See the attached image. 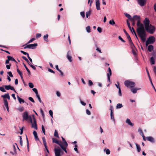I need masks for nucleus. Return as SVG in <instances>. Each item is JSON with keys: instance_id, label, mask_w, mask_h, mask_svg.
<instances>
[{"instance_id": "bb28decb", "label": "nucleus", "mask_w": 156, "mask_h": 156, "mask_svg": "<svg viewBox=\"0 0 156 156\" xmlns=\"http://www.w3.org/2000/svg\"><path fill=\"white\" fill-rule=\"evenodd\" d=\"M25 68L26 69L28 73V75H30V70L28 69L27 68L26 65L24 64H23Z\"/></svg>"}, {"instance_id": "338daca9", "label": "nucleus", "mask_w": 156, "mask_h": 156, "mask_svg": "<svg viewBox=\"0 0 156 156\" xmlns=\"http://www.w3.org/2000/svg\"><path fill=\"white\" fill-rule=\"evenodd\" d=\"M8 74L9 75V76L12 77L13 76V75L12 74L11 72H9L8 73Z\"/></svg>"}, {"instance_id": "ddd939ff", "label": "nucleus", "mask_w": 156, "mask_h": 156, "mask_svg": "<svg viewBox=\"0 0 156 156\" xmlns=\"http://www.w3.org/2000/svg\"><path fill=\"white\" fill-rule=\"evenodd\" d=\"M5 88L7 90H9V89L11 90L14 91L16 93V91L14 89V88L13 87H11L10 85H5Z\"/></svg>"}, {"instance_id": "bf43d9fd", "label": "nucleus", "mask_w": 156, "mask_h": 156, "mask_svg": "<svg viewBox=\"0 0 156 156\" xmlns=\"http://www.w3.org/2000/svg\"><path fill=\"white\" fill-rule=\"evenodd\" d=\"M49 114L52 118H53V112L51 110L49 111Z\"/></svg>"}, {"instance_id": "37998d69", "label": "nucleus", "mask_w": 156, "mask_h": 156, "mask_svg": "<svg viewBox=\"0 0 156 156\" xmlns=\"http://www.w3.org/2000/svg\"><path fill=\"white\" fill-rule=\"evenodd\" d=\"M105 151L106 154H110V151L109 149H108L106 150L105 149L104 150V151Z\"/></svg>"}, {"instance_id": "c85d7f7f", "label": "nucleus", "mask_w": 156, "mask_h": 156, "mask_svg": "<svg viewBox=\"0 0 156 156\" xmlns=\"http://www.w3.org/2000/svg\"><path fill=\"white\" fill-rule=\"evenodd\" d=\"M109 23L111 25H114L115 24V23L114 21V20L113 19L110 20L109 21Z\"/></svg>"}, {"instance_id": "ea45409f", "label": "nucleus", "mask_w": 156, "mask_h": 156, "mask_svg": "<svg viewBox=\"0 0 156 156\" xmlns=\"http://www.w3.org/2000/svg\"><path fill=\"white\" fill-rule=\"evenodd\" d=\"M127 23L129 29L131 31H132V30H131V26H130L129 22V21L128 20H127Z\"/></svg>"}, {"instance_id": "09e8293b", "label": "nucleus", "mask_w": 156, "mask_h": 156, "mask_svg": "<svg viewBox=\"0 0 156 156\" xmlns=\"http://www.w3.org/2000/svg\"><path fill=\"white\" fill-rule=\"evenodd\" d=\"M0 90L3 92H5L6 90L4 89V88L3 87H0Z\"/></svg>"}, {"instance_id": "c03bdc74", "label": "nucleus", "mask_w": 156, "mask_h": 156, "mask_svg": "<svg viewBox=\"0 0 156 156\" xmlns=\"http://www.w3.org/2000/svg\"><path fill=\"white\" fill-rule=\"evenodd\" d=\"M32 90L35 93L36 95L38 94V91L37 89L35 88H33Z\"/></svg>"}, {"instance_id": "5701e85b", "label": "nucleus", "mask_w": 156, "mask_h": 156, "mask_svg": "<svg viewBox=\"0 0 156 156\" xmlns=\"http://www.w3.org/2000/svg\"><path fill=\"white\" fill-rule=\"evenodd\" d=\"M135 145L136 146L137 152H139L141 151V149L140 145L136 143L135 144Z\"/></svg>"}, {"instance_id": "f8f14e48", "label": "nucleus", "mask_w": 156, "mask_h": 156, "mask_svg": "<svg viewBox=\"0 0 156 156\" xmlns=\"http://www.w3.org/2000/svg\"><path fill=\"white\" fill-rule=\"evenodd\" d=\"M23 120H27L29 119V117H28V113L27 112H25L23 114Z\"/></svg>"}, {"instance_id": "774afa93", "label": "nucleus", "mask_w": 156, "mask_h": 156, "mask_svg": "<svg viewBox=\"0 0 156 156\" xmlns=\"http://www.w3.org/2000/svg\"><path fill=\"white\" fill-rule=\"evenodd\" d=\"M58 144L60 146V147H61V148H62V147H63L64 146V145H63V144L61 142L59 143L58 142Z\"/></svg>"}, {"instance_id": "6e6552de", "label": "nucleus", "mask_w": 156, "mask_h": 156, "mask_svg": "<svg viewBox=\"0 0 156 156\" xmlns=\"http://www.w3.org/2000/svg\"><path fill=\"white\" fill-rule=\"evenodd\" d=\"M55 156H61V150L60 148H55L54 149Z\"/></svg>"}, {"instance_id": "9b49d317", "label": "nucleus", "mask_w": 156, "mask_h": 156, "mask_svg": "<svg viewBox=\"0 0 156 156\" xmlns=\"http://www.w3.org/2000/svg\"><path fill=\"white\" fill-rule=\"evenodd\" d=\"M71 51H69L67 53V55L66 56V57L68 60L70 62L72 61V56L71 55Z\"/></svg>"}, {"instance_id": "0eeeda50", "label": "nucleus", "mask_w": 156, "mask_h": 156, "mask_svg": "<svg viewBox=\"0 0 156 156\" xmlns=\"http://www.w3.org/2000/svg\"><path fill=\"white\" fill-rule=\"evenodd\" d=\"M150 21L148 18H146L143 21V23L144 25L145 28L147 27L150 24Z\"/></svg>"}, {"instance_id": "412c9836", "label": "nucleus", "mask_w": 156, "mask_h": 156, "mask_svg": "<svg viewBox=\"0 0 156 156\" xmlns=\"http://www.w3.org/2000/svg\"><path fill=\"white\" fill-rule=\"evenodd\" d=\"M17 98L18 100L20 103H24L25 102V101L20 98L18 95L17 96Z\"/></svg>"}, {"instance_id": "4c0bfd02", "label": "nucleus", "mask_w": 156, "mask_h": 156, "mask_svg": "<svg viewBox=\"0 0 156 156\" xmlns=\"http://www.w3.org/2000/svg\"><path fill=\"white\" fill-rule=\"evenodd\" d=\"M22 58L23 59L25 60L28 63V64H29L30 62H29L27 58L26 57L24 56H22Z\"/></svg>"}, {"instance_id": "5fc2aeb1", "label": "nucleus", "mask_w": 156, "mask_h": 156, "mask_svg": "<svg viewBox=\"0 0 156 156\" xmlns=\"http://www.w3.org/2000/svg\"><path fill=\"white\" fill-rule=\"evenodd\" d=\"M138 131L139 132H140V134L141 136L144 135V133H143L142 129H141L139 128L138 129Z\"/></svg>"}, {"instance_id": "de8ad7c7", "label": "nucleus", "mask_w": 156, "mask_h": 156, "mask_svg": "<svg viewBox=\"0 0 156 156\" xmlns=\"http://www.w3.org/2000/svg\"><path fill=\"white\" fill-rule=\"evenodd\" d=\"M20 52L24 55H27V57H28V56H29L28 53L27 52H24L23 51H20Z\"/></svg>"}, {"instance_id": "8fccbe9b", "label": "nucleus", "mask_w": 156, "mask_h": 156, "mask_svg": "<svg viewBox=\"0 0 156 156\" xmlns=\"http://www.w3.org/2000/svg\"><path fill=\"white\" fill-rule=\"evenodd\" d=\"M118 93L119 96H122V93L120 88H119V89Z\"/></svg>"}, {"instance_id": "69168bd1", "label": "nucleus", "mask_w": 156, "mask_h": 156, "mask_svg": "<svg viewBox=\"0 0 156 156\" xmlns=\"http://www.w3.org/2000/svg\"><path fill=\"white\" fill-rule=\"evenodd\" d=\"M88 84L90 86H91L93 85V83L91 80H89Z\"/></svg>"}, {"instance_id": "b1692460", "label": "nucleus", "mask_w": 156, "mask_h": 156, "mask_svg": "<svg viewBox=\"0 0 156 156\" xmlns=\"http://www.w3.org/2000/svg\"><path fill=\"white\" fill-rule=\"evenodd\" d=\"M7 58L9 61H13L15 62H16V61L15 60V59L13 58L11 56H7Z\"/></svg>"}, {"instance_id": "0e129e2a", "label": "nucleus", "mask_w": 156, "mask_h": 156, "mask_svg": "<svg viewBox=\"0 0 156 156\" xmlns=\"http://www.w3.org/2000/svg\"><path fill=\"white\" fill-rule=\"evenodd\" d=\"M80 102L81 104L83 106H85L86 105V103L84 102H83L81 100H80Z\"/></svg>"}, {"instance_id": "79ce46f5", "label": "nucleus", "mask_w": 156, "mask_h": 156, "mask_svg": "<svg viewBox=\"0 0 156 156\" xmlns=\"http://www.w3.org/2000/svg\"><path fill=\"white\" fill-rule=\"evenodd\" d=\"M20 143L21 146H23V140L22 137L21 136H20Z\"/></svg>"}, {"instance_id": "052dcab7", "label": "nucleus", "mask_w": 156, "mask_h": 156, "mask_svg": "<svg viewBox=\"0 0 156 156\" xmlns=\"http://www.w3.org/2000/svg\"><path fill=\"white\" fill-rule=\"evenodd\" d=\"M17 71L18 73L20 75V76L22 75V72L20 71L19 69H17Z\"/></svg>"}, {"instance_id": "4be33fe9", "label": "nucleus", "mask_w": 156, "mask_h": 156, "mask_svg": "<svg viewBox=\"0 0 156 156\" xmlns=\"http://www.w3.org/2000/svg\"><path fill=\"white\" fill-rule=\"evenodd\" d=\"M153 49V46L152 45H150L148 46V50L150 52H151Z\"/></svg>"}, {"instance_id": "a878e982", "label": "nucleus", "mask_w": 156, "mask_h": 156, "mask_svg": "<svg viewBox=\"0 0 156 156\" xmlns=\"http://www.w3.org/2000/svg\"><path fill=\"white\" fill-rule=\"evenodd\" d=\"M153 57H152L150 59V62L151 64L153 65L155 63V60Z\"/></svg>"}, {"instance_id": "3c124183", "label": "nucleus", "mask_w": 156, "mask_h": 156, "mask_svg": "<svg viewBox=\"0 0 156 156\" xmlns=\"http://www.w3.org/2000/svg\"><path fill=\"white\" fill-rule=\"evenodd\" d=\"M28 85L29 87L31 88H32L34 87V85L32 83H29L28 84Z\"/></svg>"}, {"instance_id": "c9c22d12", "label": "nucleus", "mask_w": 156, "mask_h": 156, "mask_svg": "<svg viewBox=\"0 0 156 156\" xmlns=\"http://www.w3.org/2000/svg\"><path fill=\"white\" fill-rule=\"evenodd\" d=\"M152 55H153L152 57H153L154 58H156V50L153 51Z\"/></svg>"}, {"instance_id": "f3484780", "label": "nucleus", "mask_w": 156, "mask_h": 156, "mask_svg": "<svg viewBox=\"0 0 156 156\" xmlns=\"http://www.w3.org/2000/svg\"><path fill=\"white\" fill-rule=\"evenodd\" d=\"M147 140L151 142H154V139L152 136H147L146 137Z\"/></svg>"}, {"instance_id": "680f3d73", "label": "nucleus", "mask_w": 156, "mask_h": 156, "mask_svg": "<svg viewBox=\"0 0 156 156\" xmlns=\"http://www.w3.org/2000/svg\"><path fill=\"white\" fill-rule=\"evenodd\" d=\"M42 129L43 132L44 133V135H45V129H44V127L43 125H42Z\"/></svg>"}, {"instance_id": "a18cd8bd", "label": "nucleus", "mask_w": 156, "mask_h": 156, "mask_svg": "<svg viewBox=\"0 0 156 156\" xmlns=\"http://www.w3.org/2000/svg\"><path fill=\"white\" fill-rule=\"evenodd\" d=\"M34 70H35L36 69V67L33 65H32L30 62L28 64Z\"/></svg>"}, {"instance_id": "f03ea898", "label": "nucleus", "mask_w": 156, "mask_h": 156, "mask_svg": "<svg viewBox=\"0 0 156 156\" xmlns=\"http://www.w3.org/2000/svg\"><path fill=\"white\" fill-rule=\"evenodd\" d=\"M145 29L147 32L151 34L154 32L156 29L155 27L151 24L148 26Z\"/></svg>"}, {"instance_id": "dca6fc26", "label": "nucleus", "mask_w": 156, "mask_h": 156, "mask_svg": "<svg viewBox=\"0 0 156 156\" xmlns=\"http://www.w3.org/2000/svg\"><path fill=\"white\" fill-rule=\"evenodd\" d=\"M126 122L129 125L133 126V124L132 123L129 119L127 118L126 120Z\"/></svg>"}, {"instance_id": "e433bc0d", "label": "nucleus", "mask_w": 156, "mask_h": 156, "mask_svg": "<svg viewBox=\"0 0 156 156\" xmlns=\"http://www.w3.org/2000/svg\"><path fill=\"white\" fill-rule=\"evenodd\" d=\"M54 135L55 137H59L58 133L56 130H55V131Z\"/></svg>"}, {"instance_id": "a19ab883", "label": "nucleus", "mask_w": 156, "mask_h": 156, "mask_svg": "<svg viewBox=\"0 0 156 156\" xmlns=\"http://www.w3.org/2000/svg\"><path fill=\"white\" fill-rule=\"evenodd\" d=\"M52 141L53 143H55L57 144H58V142H59L55 138H53Z\"/></svg>"}, {"instance_id": "f704fd0d", "label": "nucleus", "mask_w": 156, "mask_h": 156, "mask_svg": "<svg viewBox=\"0 0 156 156\" xmlns=\"http://www.w3.org/2000/svg\"><path fill=\"white\" fill-rule=\"evenodd\" d=\"M36 96L37 98L38 99L39 102L40 103H42V101L41 100V98H40V97L39 95L38 94L37 95H36Z\"/></svg>"}, {"instance_id": "49530a36", "label": "nucleus", "mask_w": 156, "mask_h": 156, "mask_svg": "<svg viewBox=\"0 0 156 156\" xmlns=\"http://www.w3.org/2000/svg\"><path fill=\"white\" fill-rule=\"evenodd\" d=\"M75 147H74V150H75V151H76L77 153H79V152H78V149L77 148V145L76 144L75 145Z\"/></svg>"}, {"instance_id": "423d86ee", "label": "nucleus", "mask_w": 156, "mask_h": 156, "mask_svg": "<svg viewBox=\"0 0 156 156\" xmlns=\"http://www.w3.org/2000/svg\"><path fill=\"white\" fill-rule=\"evenodd\" d=\"M37 46V43H34L33 44H29L27 45L24 48H30L34 49L36 48V47Z\"/></svg>"}, {"instance_id": "72a5a7b5", "label": "nucleus", "mask_w": 156, "mask_h": 156, "mask_svg": "<svg viewBox=\"0 0 156 156\" xmlns=\"http://www.w3.org/2000/svg\"><path fill=\"white\" fill-rule=\"evenodd\" d=\"M3 100L4 101V104L5 106H6L8 105V102L7 99L5 98H4Z\"/></svg>"}, {"instance_id": "c756f323", "label": "nucleus", "mask_w": 156, "mask_h": 156, "mask_svg": "<svg viewBox=\"0 0 156 156\" xmlns=\"http://www.w3.org/2000/svg\"><path fill=\"white\" fill-rule=\"evenodd\" d=\"M110 115L111 117V119L112 120H113V121L115 122V119L114 117V116L113 112H112L111 111V112L110 113Z\"/></svg>"}, {"instance_id": "e2e57ef3", "label": "nucleus", "mask_w": 156, "mask_h": 156, "mask_svg": "<svg viewBox=\"0 0 156 156\" xmlns=\"http://www.w3.org/2000/svg\"><path fill=\"white\" fill-rule=\"evenodd\" d=\"M35 40V38H32L28 42V44H29L32 42L33 41Z\"/></svg>"}, {"instance_id": "6ab92c4d", "label": "nucleus", "mask_w": 156, "mask_h": 156, "mask_svg": "<svg viewBox=\"0 0 156 156\" xmlns=\"http://www.w3.org/2000/svg\"><path fill=\"white\" fill-rule=\"evenodd\" d=\"M33 134L34 136L35 140L36 141L39 140V139L38 138V137L37 136V132L35 131H34L33 132Z\"/></svg>"}, {"instance_id": "6e6d98bb", "label": "nucleus", "mask_w": 156, "mask_h": 156, "mask_svg": "<svg viewBox=\"0 0 156 156\" xmlns=\"http://www.w3.org/2000/svg\"><path fill=\"white\" fill-rule=\"evenodd\" d=\"M9 94H5L4 95H2V97L4 98H7L8 96L9 95Z\"/></svg>"}, {"instance_id": "864d4df0", "label": "nucleus", "mask_w": 156, "mask_h": 156, "mask_svg": "<svg viewBox=\"0 0 156 156\" xmlns=\"http://www.w3.org/2000/svg\"><path fill=\"white\" fill-rule=\"evenodd\" d=\"M41 36V34H36V38L37 39L39 37H40Z\"/></svg>"}, {"instance_id": "39448f33", "label": "nucleus", "mask_w": 156, "mask_h": 156, "mask_svg": "<svg viewBox=\"0 0 156 156\" xmlns=\"http://www.w3.org/2000/svg\"><path fill=\"white\" fill-rule=\"evenodd\" d=\"M124 83L126 87L131 88L134 87L136 85L134 82L128 80H126L125 82Z\"/></svg>"}, {"instance_id": "aec40b11", "label": "nucleus", "mask_w": 156, "mask_h": 156, "mask_svg": "<svg viewBox=\"0 0 156 156\" xmlns=\"http://www.w3.org/2000/svg\"><path fill=\"white\" fill-rule=\"evenodd\" d=\"M125 16L129 19L131 21V20H133L132 17H131V16L129 14L126 13H124Z\"/></svg>"}, {"instance_id": "1a4fd4ad", "label": "nucleus", "mask_w": 156, "mask_h": 156, "mask_svg": "<svg viewBox=\"0 0 156 156\" xmlns=\"http://www.w3.org/2000/svg\"><path fill=\"white\" fill-rule=\"evenodd\" d=\"M138 4L141 6H144L146 3V0H137Z\"/></svg>"}, {"instance_id": "7ed1b4c3", "label": "nucleus", "mask_w": 156, "mask_h": 156, "mask_svg": "<svg viewBox=\"0 0 156 156\" xmlns=\"http://www.w3.org/2000/svg\"><path fill=\"white\" fill-rule=\"evenodd\" d=\"M33 121L32 120L31 117L29 116V119L30 121V122L32 124L31 127L33 128L36 129H37V125L36 123V119L34 117V115H33Z\"/></svg>"}, {"instance_id": "f257e3e1", "label": "nucleus", "mask_w": 156, "mask_h": 156, "mask_svg": "<svg viewBox=\"0 0 156 156\" xmlns=\"http://www.w3.org/2000/svg\"><path fill=\"white\" fill-rule=\"evenodd\" d=\"M131 21L137 20V26L138 28L137 31L138 36L143 42H144L146 39L147 33L146 32L144 25L141 23L140 17L139 16L134 15L132 18Z\"/></svg>"}, {"instance_id": "20e7f679", "label": "nucleus", "mask_w": 156, "mask_h": 156, "mask_svg": "<svg viewBox=\"0 0 156 156\" xmlns=\"http://www.w3.org/2000/svg\"><path fill=\"white\" fill-rule=\"evenodd\" d=\"M155 37L153 36H151L148 37L146 42V45L147 46L148 44H153L155 41Z\"/></svg>"}, {"instance_id": "473e14b6", "label": "nucleus", "mask_w": 156, "mask_h": 156, "mask_svg": "<svg viewBox=\"0 0 156 156\" xmlns=\"http://www.w3.org/2000/svg\"><path fill=\"white\" fill-rule=\"evenodd\" d=\"M86 30L87 32L89 33L90 32V26H88L86 27Z\"/></svg>"}, {"instance_id": "7c9ffc66", "label": "nucleus", "mask_w": 156, "mask_h": 156, "mask_svg": "<svg viewBox=\"0 0 156 156\" xmlns=\"http://www.w3.org/2000/svg\"><path fill=\"white\" fill-rule=\"evenodd\" d=\"M48 34L45 35L44 36V40L48 42Z\"/></svg>"}, {"instance_id": "9d476101", "label": "nucleus", "mask_w": 156, "mask_h": 156, "mask_svg": "<svg viewBox=\"0 0 156 156\" xmlns=\"http://www.w3.org/2000/svg\"><path fill=\"white\" fill-rule=\"evenodd\" d=\"M127 38L129 41V44L132 48H133V47H134V45L129 35L128 34L126 35Z\"/></svg>"}, {"instance_id": "2eb2a0df", "label": "nucleus", "mask_w": 156, "mask_h": 156, "mask_svg": "<svg viewBox=\"0 0 156 156\" xmlns=\"http://www.w3.org/2000/svg\"><path fill=\"white\" fill-rule=\"evenodd\" d=\"M96 9L97 10H99L100 9L99 0H96Z\"/></svg>"}, {"instance_id": "4d7b16f0", "label": "nucleus", "mask_w": 156, "mask_h": 156, "mask_svg": "<svg viewBox=\"0 0 156 156\" xmlns=\"http://www.w3.org/2000/svg\"><path fill=\"white\" fill-rule=\"evenodd\" d=\"M28 99H29V100H30V101H31L32 102H33V103H34L35 102L34 101L33 99V98H32V97H29L28 98Z\"/></svg>"}, {"instance_id": "cd10ccee", "label": "nucleus", "mask_w": 156, "mask_h": 156, "mask_svg": "<svg viewBox=\"0 0 156 156\" xmlns=\"http://www.w3.org/2000/svg\"><path fill=\"white\" fill-rule=\"evenodd\" d=\"M123 107V106L122 104H118L116 106V109L120 108Z\"/></svg>"}, {"instance_id": "a211bd4d", "label": "nucleus", "mask_w": 156, "mask_h": 156, "mask_svg": "<svg viewBox=\"0 0 156 156\" xmlns=\"http://www.w3.org/2000/svg\"><path fill=\"white\" fill-rule=\"evenodd\" d=\"M140 89V88H131L130 89L131 91L133 93L135 94L136 93L138 90Z\"/></svg>"}, {"instance_id": "13d9d810", "label": "nucleus", "mask_w": 156, "mask_h": 156, "mask_svg": "<svg viewBox=\"0 0 156 156\" xmlns=\"http://www.w3.org/2000/svg\"><path fill=\"white\" fill-rule=\"evenodd\" d=\"M86 113L88 115H90L91 114L90 112L87 109L86 110Z\"/></svg>"}, {"instance_id": "603ef678", "label": "nucleus", "mask_w": 156, "mask_h": 156, "mask_svg": "<svg viewBox=\"0 0 156 156\" xmlns=\"http://www.w3.org/2000/svg\"><path fill=\"white\" fill-rule=\"evenodd\" d=\"M80 15L81 16L84 18L85 17V12H80Z\"/></svg>"}, {"instance_id": "393cba45", "label": "nucleus", "mask_w": 156, "mask_h": 156, "mask_svg": "<svg viewBox=\"0 0 156 156\" xmlns=\"http://www.w3.org/2000/svg\"><path fill=\"white\" fill-rule=\"evenodd\" d=\"M131 30H132V31H131V32L132 33H133V32H134V34L135 35L136 38H137V40H138V38L137 37V36L136 34V32L135 31L133 27H132L131 28Z\"/></svg>"}, {"instance_id": "58836bf2", "label": "nucleus", "mask_w": 156, "mask_h": 156, "mask_svg": "<svg viewBox=\"0 0 156 156\" xmlns=\"http://www.w3.org/2000/svg\"><path fill=\"white\" fill-rule=\"evenodd\" d=\"M91 13V12L90 11H87L86 13V16L87 18H88L89 16Z\"/></svg>"}, {"instance_id": "2f4dec72", "label": "nucleus", "mask_w": 156, "mask_h": 156, "mask_svg": "<svg viewBox=\"0 0 156 156\" xmlns=\"http://www.w3.org/2000/svg\"><path fill=\"white\" fill-rule=\"evenodd\" d=\"M42 140L43 143L44 145V147H46V145H47V143L46 141V140L44 137H43L42 138Z\"/></svg>"}, {"instance_id": "4468645a", "label": "nucleus", "mask_w": 156, "mask_h": 156, "mask_svg": "<svg viewBox=\"0 0 156 156\" xmlns=\"http://www.w3.org/2000/svg\"><path fill=\"white\" fill-rule=\"evenodd\" d=\"M108 72H110V73H108L107 74V78L108 81L109 82H110V76L112 75V71L111 69L109 67L108 68Z\"/></svg>"}]
</instances>
